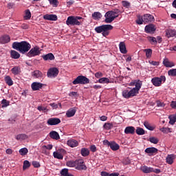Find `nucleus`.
I'll list each match as a JSON object with an SVG mask.
<instances>
[{
	"instance_id": "9b49d317",
	"label": "nucleus",
	"mask_w": 176,
	"mask_h": 176,
	"mask_svg": "<svg viewBox=\"0 0 176 176\" xmlns=\"http://www.w3.org/2000/svg\"><path fill=\"white\" fill-rule=\"evenodd\" d=\"M87 166L85 165L83 160H76V169L78 170H87Z\"/></svg>"
},
{
	"instance_id": "2f4dec72",
	"label": "nucleus",
	"mask_w": 176,
	"mask_h": 176,
	"mask_svg": "<svg viewBox=\"0 0 176 176\" xmlns=\"http://www.w3.org/2000/svg\"><path fill=\"white\" fill-rule=\"evenodd\" d=\"M142 170L143 171L144 173H153V168L146 166V165H144V166H142Z\"/></svg>"
},
{
	"instance_id": "6e6552de",
	"label": "nucleus",
	"mask_w": 176,
	"mask_h": 176,
	"mask_svg": "<svg viewBox=\"0 0 176 176\" xmlns=\"http://www.w3.org/2000/svg\"><path fill=\"white\" fill-rule=\"evenodd\" d=\"M104 16H105L104 22L106 23H111L117 18V16H114V14L112 13L111 10L108 11L105 14Z\"/></svg>"
},
{
	"instance_id": "a19ab883",
	"label": "nucleus",
	"mask_w": 176,
	"mask_h": 176,
	"mask_svg": "<svg viewBox=\"0 0 176 176\" xmlns=\"http://www.w3.org/2000/svg\"><path fill=\"white\" fill-rule=\"evenodd\" d=\"M53 155L54 158H56L58 160H63L64 158V156H63L60 153L57 151L54 152Z\"/></svg>"
},
{
	"instance_id": "bf43d9fd",
	"label": "nucleus",
	"mask_w": 176,
	"mask_h": 176,
	"mask_svg": "<svg viewBox=\"0 0 176 176\" xmlns=\"http://www.w3.org/2000/svg\"><path fill=\"white\" fill-rule=\"evenodd\" d=\"M113 14H121L122 12L119 9H115L113 10H111Z\"/></svg>"
},
{
	"instance_id": "393cba45",
	"label": "nucleus",
	"mask_w": 176,
	"mask_h": 176,
	"mask_svg": "<svg viewBox=\"0 0 176 176\" xmlns=\"http://www.w3.org/2000/svg\"><path fill=\"white\" fill-rule=\"evenodd\" d=\"M144 125L148 130L151 131H153L155 129H156V126L154 124H151L148 122V121H144Z\"/></svg>"
},
{
	"instance_id": "423d86ee",
	"label": "nucleus",
	"mask_w": 176,
	"mask_h": 176,
	"mask_svg": "<svg viewBox=\"0 0 176 176\" xmlns=\"http://www.w3.org/2000/svg\"><path fill=\"white\" fill-rule=\"evenodd\" d=\"M82 23V21H77V19H76V16H70L67 18V21H66V24L67 25H78L80 26L81 25Z\"/></svg>"
},
{
	"instance_id": "864d4df0",
	"label": "nucleus",
	"mask_w": 176,
	"mask_h": 176,
	"mask_svg": "<svg viewBox=\"0 0 176 176\" xmlns=\"http://www.w3.org/2000/svg\"><path fill=\"white\" fill-rule=\"evenodd\" d=\"M148 41L151 43H153L154 44H157V41L156 40V38L154 36H148Z\"/></svg>"
},
{
	"instance_id": "79ce46f5",
	"label": "nucleus",
	"mask_w": 176,
	"mask_h": 176,
	"mask_svg": "<svg viewBox=\"0 0 176 176\" xmlns=\"http://www.w3.org/2000/svg\"><path fill=\"white\" fill-rule=\"evenodd\" d=\"M168 119H169V124L171 125H174L175 123L176 122V118L173 115L168 116Z\"/></svg>"
},
{
	"instance_id": "09e8293b",
	"label": "nucleus",
	"mask_w": 176,
	"mask_h": 176,
	"mask_svg": "<svg viewBox=\"0 0 176 176\" xmlns=\"http://www.w3.org/2000/svg\"><path fill=\"white\" fill-rule=\"evenodd\" d=\"M168 75L169 76L175 77L176 76V69H170L168 72Z\"/></svg>"
},
{
	"instance_id": "2eb2a0df",
	"label": "nucleus",
	"mask_w": 176,
	"mask_h": 176,
	"mask_svg": "<svg viewBox=\"0 0 176 176\" xmlns=\"http://www.w3.org/2000/svg\"><path fill=\"white\" fill-rule=\"evenodd\" d=\"M43 84L38 82H34L31 85V88L33 91H38L40 89H42Z\"/></svg>"
},
{
	"instance_id": "f257e3e1",
	"label": "nucleus",
	"mask_w": 176,
	"mask_h": 176,
	"mask_svg": "<svg viewBox=\"0 0 176 176\" xmlns=\"http://www.w3.org/2000/svg\"><path fill=\"white\" fill-rule=\"evenodd\" d=\"M134 84L135 87H133L130 91L125 89L122 91V97H124V98H131V97H135L139 94V91L142 85V80H135Z\"/></svg>"
},
{
	"instance_id": "680f3d73",
	"label": "nucleus",
	"mask_w": 176,
	"mask_h": 176,
	"mask_svg": "<svg viewBox=\"0 0 176 176\" xmlns=\"http://www.w3.org/2000/svg\"><path fill=\"white\" fill-rule=\"evenodd\" d=\"M50 3L51 5H53L54 6H55L56 8L57 6V0H49Z\"/></svg>"
},
{
	"instance_id": "e2e57ef3",
	"label": "nucleus",
	"mask_w": 176,
	"mask_h": 176,
	"mask_svg": "<svg viewBox=\"0 0 176 176\" xmlns=\"http://www.w3.org/2000/svg\"><path fill=\"white\" fill-rule=\"evenodd\" d=\"M37 109L39 111H47V108H45V107H42V106H38V107H37Z\"/></svg>"
},
{
	"instance_id": "39448f33",
	"label": "nucleus",
	"mask_w": 176,
	"mask_h": 176,
	"mask_svg": "<svg viewBox=\"0 0 176 176\" xmlns=\"http://www.w3.org/2000/svg\"><path fill=\"white\" fill-rule=\"evenodd\" d=\"M166 78L165 76H161L160 77H154L151 79V82L155 87H160L163 82H165Z\"/></svg>"
},
{
	"instance_id": "c9c22d12",
	"label": "nucleus",
	"mask_w": 176,
	"mask_h": 176,
	"mask_svg": "<svg viewBox=\"0 0 176 176\" xmlns=\"http://www.w3.org/2000/svg\"><path fill=\"white\" fill-rule=\"evenodd\" d=\"M135 132H136L137 135H145L144 129L142 127H140V126L137 127V129H136Z\"/></svg>"
},
{
	"instance_id": "f704fd0d",
	"label": "nucleus",
	"mask_w": 176,
	"mask_h": 176,
	"mask_svg": "<svg viewBox=\"0 0 176 176\" xmlns=\"http://www.w3.org/2000/svg\"><path fill=\"white\" fill-rule=\"evenodd\" d=\"M5 81L8 86L10 87L13 85V80H12L11 77H10V76H6L5 77Z\"/></svg>"
},
{
	"instance_id": "0e129e2a",
	"label": "nucleus",
	"mask_w": 176,
	"mask_h": 176,
	"mask_svg": "<svg viewBox=\"0 0 176 176\" xmlns=\"http://www.w3.org/2000/svg\"><path fill=\"white\" fill-rule=\"evenodd\" d=\"M170 106L172 109H176V101H172Z\"/></svg>"
},
{
	"instance_id": "3c124183",
	"label": "nucleus",
	"mask_w": 176,
	"mask_h": 176,
	"mask_svg": "<svg viewBox=\"0 0 176 176\" xmlns=\"http://www.w3.org/2000/svg\"><path fill=\"white\" fill-rule=\"evenodd\" d=\"M29 151L27 148H23L19 150V153L21 155H26L28 153Z\"/></svg>"
},
{
	"instance_id": "dca6fc26",
	"label": "nucleus",
	"mask_w": 176,
	"mask_h": 176,
	"mask_svg": "<svg viewBox=\"0 0 176 176\" xmlns=\"http://www.w3.org/2000/svg\"><path fill=\"white\" fill-rule=\"evenodd\" d=\"M124 132L126 135H134L135 132V128L133 126H126Z\"/></svg>"
},
{
	"instance_id": "774afa93",
	"label": "nucleus",
	"mask_w": 176,
	"mask_h": 176,
	"mask_svg": "<svg viewBox=\"0 0 176 176\" xmlns=\"http://www.w3.org/2000/svg\"><path fill=\"white\" fill-rule=\"evenodd\" d=\"M43 148H46L47 149L51 150V149H52L53 146H52V144H49V145H47V146L44 145V146H43Z\"/></svg>"
},
{
	"instance_id": "a18cd8bd",
	"label": "nucleus",
	"mask_w": 176,
	"mask_h": 176,
	"mask_svg": "<svg viewBox=\"0 0 176 176\" xmlns=\"http://www.w3.org/2000/svg\"><path fill=\"white\" fill-rule=\"evenodd\" d=\"M31 17H32V14H31L30 10H25V15L24 16V19L25 20H29L31 19Z\"/></svg>"
},
{
	"instance_id": "4c0bfd02",
	"label": "nucleus",
	"mask_w": 176,
	"mask_h": 176,
	"mask_svg": "<svg viewBox=\"0 0 176 176\" xmlns=\"http://www.w3.org/2000/svg\"><path fill=\"white\" fill-rule=\"evenodd\" d=\"M32 74H33V76H34L36 78H40L43 76V73H41V72L38 70L34 71Z\"/></svg>"
},
{
	"instance_id": "ddd939ff",
	"label": "nucleus",
	"mask_w": 176,
	"mask_h": 176,
	"mask_svg": "<svg viewBox=\"0 0 176 176\" xmlns=\"http://www.w3.org/2000/svg\"><path fill=\"white\" fill-rule=\"evenodd\" d=\"M166 36L168 38L175 37L176 38V30L175 29H166L165 30Z\"/></svg>"
},
{
	"instance_id": "aec40b11",
	"label": "nucleus",
	"mask_w": 176,
	"mask_h": 176,
	"mask_svg": "<svg viewBox=\"0 0 176 176\" xmlns=\"http://www.w3.org/2000/svg\"><path fill=\"white\" fill-rule=\"evenodd\" d=\"M77 110L76 108H71L66 112V116L67 118H72L76 115Z\"/></svg>"
},
{
	"instance_id": "72a5a7b5",
	"label": "nucleus",
	"mask_w": 176,
	"mask_h": 176,
	"mask_svg": "<svg viewBox=\"0 0 176 176\" xmlns=\"http://www.w3.org/2000/svg\"><path fill=\"white\" fill-rule=\"evenodd\" d=\"M103 127L105 130L109 131L113 128V124L111 122H105L103 125Z\"/></svg>"
},
{
	"instance_id": "412c9836",
	"label": "nucleus",
	"mask_w": 176,
	"mask_h": 176,
	"mask_svg": "<svg viewBox=\"0 0 176 176\" xmlns=\"http://www.w3.org/2000/svg\"><path fill=\"white\" fill-rule=\"evenodd\" d=\"M176 158V155H175L174 154H171V155H168L166 160V163L168 164H173L174 162V160Z\"/></svg>"
},
{
	"instance_id": "c756f323",
	"label": "nucleus",
	"mask_w": 176,
	"mask_h": 176,
	"mask_svg": "<svg viewBox=\"0 0 176 176\" xmlns=\"http://www.w3.org/2000/svg\"><path fill=\"white\" fill-rule=\"evenodd\" d=\"M163 64L166 67H172L175 66V63L173 62H170L167 58L164 59Z\"/></svg>"
},
{
	"instance_id": "13d9d810",
	"label": "nucleus",
	"mask_w": 176,
	"mask_h": 176,
	"mask_svg": "<svg viewBox=\"0 0 176 176\" xmlns=\"http://www.w3.org/2000/svg\"><path fill=\"white\" fill-rule=\"evenodd\" d=\"M157 106L159 107H165L166 104L163 102L158 100L157 101Z\"/></svg>"
},
{
	"instance_id": "7ed1b4c3",
	"label": "nucleus",
	"mask_w": 176,
	"mask_h": 176,
	"mask_svg": "<svg viewBox=\"0 0 176 176\" xmlns=\"http://www.w3.org/2000/svg\"><path fill=\"white\" fill-rule=\"evenodd\" d=\"M113 29V27L111 25H102L101 26L99 27H96L95 28V31L98 33V34H100L102 33V36L104 37H106L109 35L110 30H112Z\"/></svg>"
},
{
	"instance_id": "37998d69",
	"label": "nucleus",
	"mask_w": 176,
	"mask_h": 176,
	"mask_svg": "<svg viewBox=\"0 0 176 176\" xmlns=\"http://www.w3.org/2000/svg\"><path fill=\"white\" fill-rule=\"evenodd\" d=\"M76 161H69L66 163V166L68 167H76Z\"/></svg>"
},
{
	"instance_id": "4d7b16f0",
	"label": "nucleus",
	"mask_w": 176,
	"mask_h": 176,
	"mask_svg": "<svg viewBox=\"0 0 176 176\" xmlns=\"http://www.w3.org/2000/svg\"><path fill=\"white\" fill-rule=\"evenodd\" d=\"M1 103L3 104L2 107H6L10 105V102L6 99H3Z\"/></svg>"
},
{
	"instance_id": "8fccbe9b",
	"label": "nucleus",
	"mask_w": 176,
	"mask_h": 176,
	"mask_svg": "<svg viewBox=\"0 0 176 176\" xmlns=\"http://www.w3.org/2000/svg\"><path fill=\"white\" fill-rule=\"evenodd\" d=\"M122 5L124 8H126V9H129L131 6V3L129 2L128 1H122Z\"/></svg>"
},
{
	"instance_id": "f3484780",
	"label": "nucleus",
	"mask_w": 176,
	"mask_h": 176,
	"mask_svg": "<svg viewBox=\"0 0 176 176\" xmlns=\"http://www.w3.org/2000/svg\"><path fill=\"white\" fill-rule=\"evenodd\" d=\"M10 41V36L7 34L2 35L0 37V43L2 45L7 44Z\"/></svg>"
},
{
	"instance_id": "c85d7f7f",
	"label": "nucleus",
	"mask_w": 176,
	"mask_h": 176,
	"mask_svg": "<svg viewBox=\"0 0 176 176\" xmlns=\"http://www.w3.org/2000/svg\"><path fill=\"white\" fill-rule=\"evenodd\" d=\"M11 72L14 75H19L21 73V68L19 66H15L11 69Z\"/></svg>"
},
{
	"instance_id": "7c9ffc66",
	"label": "nucleus",
	"mask_w": 176,
	"mask_h": 176,
	"mask_svg": "<svg viewBox=\"0 0 176 176\" xmlns=\"http://www.w3.org/2000/svg\"><path fill=\"white\" fill-rule=\"evenodd\" d=\"M10 56L14 59H18L20 58V54L15 50H11Z\"/></svg>"
},
{
	"instance_id": "9d476101",
	"label": "nucleus",
	"mask_w": 176,
	"mask_h": 176,
	"mask_svg": "<svg viewBox=\"0 0 176 176\" xmlns=\"http://www.w3.org/2000/svg\"><path fill=\"white\" fill-rule=\"evenodd\" d=\"M59 73L58 69L56 67L50 68L47 72L48 78H56Z\"/></svg>"
},
{
	"instance_id": "58836bf2",
	"label": "nucleus",
	"mask_w": 176,
	"mask_h": 176,
	"mask_svg": "<svg viewBox=\"0 0 176 176\" xmlns=\"http://www.w3.org/2000/svg\"><path fill=\"white\" fill-rule=\"evenodd\" d=\"M92 17L95 19V20H98L101 19L102 17V14L100 12H95L93 14H92Z\"/></svg>"
},
{
	"instance_id": "49530a36",
	"label": "nucleus",
	"mask_w": 176,
	"mask_h": 176,
	"mask_svg": "<svg viewBox=\"0 0 176 176\" xmlns=\"http://www.w3.org/2000/svg\"><path fill=\"white\" fill-rule=\"evenodd\" d=\"M69 175V169L68 168H63L60 171V175L61 176H68Z\"/></svg>"
},
{
	"instance_id": "f8f14e48",
	"label": "nucleus",
	"mask_w": 176,
	"mask_h": 176,
	"mask_svg": "<svg viewBox=\"0 0 176 176\" xmlns=\"http://www.w3.org/2000/svg\"><path fill=\"white\" fill-rule=\"evenodd\" d=\"M144 31L146 34H154L156 32V25L149 24L145 27Z\"/></svg>"
},
{
	"instance_id": "20e7f679",
	"label": "nucleus",
	"mask_w": 176,
	"mask_h": 176,
	"mask_svg": "<svg viewBox=\"0 0 176 176\" xmlns=\"http://www.w3.org/2000/svg\"><path fill=\"white\" fill-rule=\"evenodd\" d=\"M90 83V80L89 78L85 77V76H78L73 81L72 84L74 85H87Z\"/></svg>"
},
{
	"instance_id": "e433bc0d",
	"label": "nucleus",
	"mask_w": 176,
	"mask_h": 176,
	"mask_svg": "<svg viewBox=\"0 0 176 176\" xmlns=\"http://www.w3.org/2000/svg\"><path fill=\"white\" fill-rule=\"evenodd\" d=\"M98 82L100 84H108L110 82L109 79L107 77H102L99 78Z\"/></svg>"
},
{
	"instance_id": "1a4fd4ad",
	"label": "nucleus",
	"mask_w": 176,
	"mask_h": 176,
	"mask_svg": "<svg viewBox=\"0 0 176 176\" xmlns=\"http://www.w3.org/2000/svg\"><path fill=\"white\" fill-rule=\"evenodd\" d=\"M39 50H40L39 47L36 46L30 50V52L27 54V56L28 57H34L36 56H39V54H41V52Z\"/></svg>"
},
{
	"instance_id": "c03bdc74",
	"label": "nucleus",
	"mask_w": 176,
	"mask_h": 176,
	"mask_svg": "<svg viewBox=\"0 0 176 176\" xmlns=\"http://www.w3.org/2000/svg\"><path fill=\"white\" fill-rule=\"evenodd\" d=\"M136 23H137L138 25H142L143 23H144V16H138V19L136 20Z\"/></svg>"
},
{
	"instance_id": "ea45409f",
	"label": "nucleus",
	"mask_w": 176,
	"mask_h": 176,
	"mask_svg": "<svg viewBox=\"0 0 176 176\" xmlns=\"http://www.w3.org/2000/svg\"><path fill=\"white\" fill-rule=\"evenodd\" d=\"M148 141L151 142V144H159V139L156 137H151L148 139Z\"/></svg>"
},
{
	"instance_id": "a211bd4d",
	"label": "nucleus",
	"mask_w": 176,
	"mask_h": 176,
	"mask_svg": "<svg viewBox=\"0 0 176 176\" xmlns=\"http://www.w3.org/2000/svg\"><path fill=\"white\" fill-rule=\"evenodd\" d=\"M157 151H159V150L155 147H148L145 150V153H148L150 156L156 155Z\"/></svg>"
},
{
	"instance_id": "a878e982",
	"label": "nucleus",
	"mask_w": 176,
	"mask_h": 176,
	"mask_svg": "<svg viewBox=\"0 0 176 176\" xmlns=\"http://www.w3.org/2000/svg\"><path fill=\"white\" fill-rule=\"evenodd\" d=\"M67 144L68 146H71L72 148H74V147H76L77 146H78V142L76 140L71 139L67 142Z\"/></svg>"
},
{
	"instance_id": "b1692460",
	"label": "nucleus",
	"mask_w": 176,
	"mask_h": 176,
	"mask_svg": "<svg viewBox=\"0 0 176 176\" xmlns=\"http://www.w3.org/2000/svg\"><path fill=\"white\" fill-rule=\"evenodd\" d=\"M50 137L52 139V140H60V135L58 134V132H56V131H52L50 133Z\"/></svg>"
},
{
	"instance_id": "bb28decb",
	"label": "nucleus",
	"mask_w": 176,
	"mask_h": 176,
	"mask_svg": "<svg viewBox=\"0 0 176 176\" xmlns=\"http://www.w3.org/2000/svg\"><path fill=\"white\" fill-rule=\"evenodd\" d=\"M27 139H28V136L25 133L18 134L16 136V140L17 141H23V140H26Z\"/></svg>"
},
{
	"instance_id": "0eeeda50",
	"label": "nucleus",
	"mask_w": 176,
	"mask_h": 176,
	"mask_svg": "<svg viewBox=\"0 0 176 176\" xmlns=\"http://www.w3.org/2000/svg\"><path fill=\"white\" fill-rule=\"evenodd\" d=\"M103 144L109 146L110 148L113 151L119 150L120 147V145L117 144L116 142H109L107 140H104L103 141Z\"/></svg>"
},
{
	"instance_id": "603ef678",
	"label": "nucleus",
	"mask_w": 176,
	"mask_h": 176,
	"mask_svg": "<svg viewBox=\"0 0 176 176\" xmlns=\"http://www.w3.org/2000/svg\"><path fill=\"white\" fill-rule=\"evenodd\" d=\"M144 52H146V56L147 58H150L152 56V50L151 49H146V50H144Z\"/></svg>"
},
{
	"instance_id": "de8ad7c7",
	"label": "nucleus",
	"mask_w": 176,
	"mask_h": 176,
	"mask_svg": "<svg viewBox=\"0 0 176 176\" xmlns=\"http://www.w3.org/2000/svg\"><path fill=\"white\" fill-rule=\"evenodd\" d=\"M31 166V164L29 161H24L23 165V169L26 170L29 168Z\"/></svg>"
},
{
	"instance_id": "6ab92c4d",
	"label": "nucleus",
	"mask_w": 176,
	"mask_h": 176,
	"mask_svg": "<svg viewBox=\"0 0 176 176\" xmlns=\"http://www.w3.org/2000/svg\"><path fill=\"white\" fill-rule=\"evenodd\" d=\"M143 16L144 21L146 23H151L155 21L154 16L150 14H145Z\"/></svg>"
},
{
	"instance_id": "f03ea898",
	"label": "nucleus",
	"mask_w": 176,
	"mask_h": 176,
	"mask_svg": "<svg viewBox=\"0 0 176 176\" xmlns=\"http://www.w3.org/2000/svg\"><path fill=\"white\" fill-rule=\"evenodd\" d=\"M31 48V44L26 41H23L21 42L15 41L12 43V49L22 53V54L28 53Z\"/></svg>"
},
{
	"instance_id": "cd10ccee",
	"label": "nucleus",
	"mask_w": 176,
	"mask_h": 176,
	"mask_svg": "<svg viewBox=\"0 0 176 176\" xmlns=\"http://www.w3.org/2000/svg\"><path fill=\"white\" fill-rule=\"evenodd\" d=\"M41 57H43V59H44L45 60H52L55 58L52 53H49L46 55H43Z\"/></svg>"
},
{
	"instance_id": "69168bd1",
	"label": "nucleus",
	"mask_w": 176,
	"mask_h": 176,
	"mask_svg": "<svg viewBox=\"0 0 176 176\" xmlns=\"http://www.w3.org/2000/svg\"><path fill=\"white\" fill-rule=\"evenodd\" d=\"M21 28L23 30H28L29 29V25H27L26 23H23L21 25Z\"/></svg>"
},
{
	"instance_id": "4be33fe9",
	"label": "nucleus",
	"mask_w": 176,
	"mask_h": 176,
	"mask_svg": "<svg viewBox=\"0 0 176 176\" xmlns=\"http://www.w3.org/2000/svg\"><path fill=\"white\" fill-rule=\"evenodd\" d=\"M119 49H120V53H122V54H126L127 50H126V47L124 42L120 43Z\"/></svg>"
},
{
	"instance_id": "473e14b6",
	"label": "nucleus",
	"mask_w": 176,
	"mask_h": 176,
	"mask_svg": "<svg viewBox=\"0 0 176 176\" xmlns=\"http://www.w3.org/2000/svg\"><path fill=\"white\" fill-rule=\"evenodd\" d=\"M80 154L83 157H87L90 154V151L87 148H82L80 150Z\"/></svg>"
},
{
	"instance_id": "338daca9",
	"label": "nucleus",
	"mask_w": 176,
	"mask_h": 176,
	"mask_svg": "<svg viewBox=\"0 0 176 176\" xmlns=\"http://www.w3.org/2000/svg\"><path fill=\"white\" fill-rule=\"evenodd\" d=\"M149 63L151 65H154V66L159 65V62H157V61H150Z\"/></svg>"
},
{
	"instance_id": "4468645a",
	"label": "nucleus",
	"mask_w": 176,
	"mask_h": 176,
	"mask_svg": "<svg viewBox=\"0 0 176 176\" xmlns=\"http://www.w3.org/2000/svg\"><path fill=\"white\" fill-rule=\"evenodd\" d=\"M61 122L60 118H49L47 120V124L50 126H55L58 125Z\"/></svg>"
},
{
	"instance_id": "6e6d98bb",
	"label": "nucleus",
	"mask_w": 176,
	"mask_h": 176,
	"mask_svg": "<svg viewBox=\"0 0 176 176\" xmlns=\"http://www.w3.org/2000/svg\"><path fill=\"white\" fill-rule=\"evenodd\" d=\"M32 166H33L34 168H36L41 167L40 163H39L38 162H36V161H33V162H32Z\"/></svg>"
},
{
	"instance_id": "5fc2aeb1",
	"label": "nucleus",
	"mask_w": 176,
	"mask_h": 176,
	"mask_svg": "<svg viewBox=\"0 0 176 176\" xmlns=\"http://www.w3.org/2000/svg\"><path fill=\"white\" fill-rule=\"evenodd\" d=\"M160 131H161L162 133H168L171 132V131H170V129L168 128V127H162V128L160 129Z\"/></svg>"
},
{
	"instance_id": "5701e85b",
	"label": "nucleus",
	"mask_w": 176,
	"mask_h": 176,
	"mask_svg": "<svg viewBox=\"0 0 176 176\" xmlns=\"http://www.w3.org/2000/svg\"><path fill=\"white\" fill-rule=\"evenodd\" d=\"M44 19L49 20V21H56L58 19V17L56 14H45L43 16Z\"/></svg>"
},
{
	"instance_id": "052dcab7",
	"label": "nucleus",
	"mask_w": 176,
	"mask_h": 176,
	"mask_svg": "<svg viewBox=\"0 0 176 176\" xmlns=\"http://www.w3.org/2000/svg\"><path fill=\"white\" fill-rule=\"evenodd\" d=\"M102 76H103V74H102V73L100 72H97V73H95V77H96V78H102Z\"/></svg>"
}]
</instances>
